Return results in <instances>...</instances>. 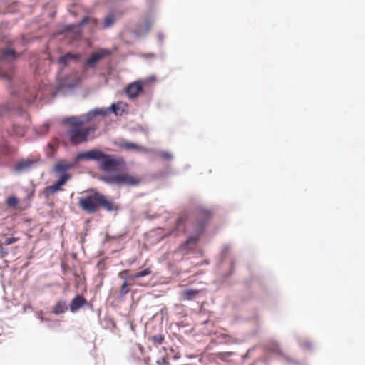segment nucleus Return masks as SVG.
Returning a JSON list of instances; mask_svg holds the SVG:
<instances>
[{
  "label": "nucleus",
  "mask_w": 365,
  "mask_h": 365,
  "mask_svg": "<svg viewBox=\"0 0 365 365\" xmlns=\"http://www.w3.org/2000/svg\"><path fill=\"white\" fill-rule=\"evenodd\" d=\"M129 291L130 289L128 288L127 279H125L123 283L122 284L120 289L119 291V297H124L129 292Z\"/></svg>",
  "instance_id": "27"
},
{
  "label": "nucleus",
  "mask_w": 365,
  "mask_h": 365,
  "mask_svg": "<svg viewBox=\"0 0 365 365\" xmlns=\"http://www.w3.org/2000/svg\"><path fill=\"white\" fill-rule=\"evenodd\" d=\"M79 205L83 210L91 214L96 212L98 207H102L108 212L119 210L117 205L108 200L104 195L98 192H94L85 197L80 198Z\"/></svg>",
  "instance_id": "2"
},
{
  "label": "nucleus",
  "mask_w": 365,
  "mask_h": 365,
  "mask_svg": "<svg viewBox=\"0 0 365 365\" xmlns=\"http://www.w3.org/2000/svg\"><path fill=\"white\" fill-rule=\"evenodd\" d=\"M47 147H48V148H50L51 150H54V148H55V147H54L52 144H51V143H48Z\"/></svg>",
  "instance_id": "41"
},
{
  "label": "nucleus",
  "mask_w": 365,
  "mask_h": 365,
  "mask_svg": "<svg viewBox=\"0 0 365 365\" xmlns=\"http://www.w3.org/2000/svg\"><path fill=\"white\" fill-rule=\"evenodd\" d=\"M185 230V219L183 217H180L175 220V230L173 231L172 235L178 236L180 232Z\"/></svg>",
  "instance_id": "25"
},
{
  "label": "nucleus",
  "mask_w": 365,
  "mask_h": 365,
  "mask_svg": "<svg viewBox=\"0 0 365 365\" xmlns=\"http://www.w3.org/2000/svg\"><path fill=\"white\" fill-rule=\"evenodd\" d=\"M1 254H4V252H3V248L1 247V245H0V255ZM1 257H3V255H0Z\"/></svg>",
  "instance_id": "42"
},
{
  "label": "nucleus",
  "mask_w": 365,
  "mask_h": 365,
  "mask_svg": "<svg viewBox=\"0 0 365 365\" xmlns=\"http://www.w3.org/2000/svg\"><path fill=\"white\" fill-rule=\"evenodd\" d=\"M71 178L70 174L61 175L57 180H56L51 185L46 187L48 193H55L59 191L62 186Z\"/></svg>",
  "instance_id": "14"
},
{
  "label": "nucleus",
  "mask_w": 365,
  "mask_h": 365,
  "mask_svg": "<svg viewBox=\"0 0 365 365\" xmlns=\"http://www.w3.org/2000/svg\"><path fill=\"white\" fill-rule=\"evenodd\" d=\"M287 361L290 364H297V361L294 359H292L289 356H285Z\"/></svg>",
  "instance_id": "39"
},
{
  "label": "nucleus",
  "mask_w": 365,
  "mask_h": 365,
  "mask_svg": "<svg viewBox=\"0 0 365 365\" xmlns=\"http://www.w3.org/2000/svg\"><path fill=\"white\" fill-rule=\"evenodd\" d=\"M41 321H44V320H47V319H44L43 317H41Z\"/></svg>",
  "instance_id": "44"
},
{
  "label": "nucleus",
  "mask_w": 365,
  "mask_h": 365,
  "mask_svg": "<svg viewBox=\"0 0 365 365\" xmlns=\"http://www.w3.org/2000/svg\"><path fill=\"white\" fill-rule=\"evenodd\" d=\"M247 354L248 353H247L245 356H244V358H246L247 356Z\"/></svg>",
  "instance_id": "45"
},
{
  "label": "nucleus",
  "mask_w": 365,
  "mask_h": 365,
  "mask_svg": "<svg viewBox=\"0 0 365 365\" xmlns=\"http://www.w3.org/2000/svg\"><path fill=\"white\" fill-rule=\"evenodd\" d=\"M106 110H104V108H95L91 110H89L88 113H86L85 115H82V120L85 122H89L92 120L95 117L98 115L101 116H106Z\"/></svg>",
  "instance_id": "16"
},
{
  "label": "nucleus",
  "mask_w": 365,
  "mask_h": 365,
  "mask_svg": "<svg viewBox=\"0 0 365 365\" xmlns=\"http://www.w3.org/2000/svg\"><path fill=\"white\" fill-rule=\"evenodd\" d=\"M122 104V102L113 103L110 107L104 108V110L107 111L106 115L110 113H114L116 116L122 115L125 112V108L121 107Z\"/></svg>",
  "instance_id": "19"
},
{
  "label": "nucleus",
  "mask_w": 365,
  "mask_h": 365,
  "mask_svg": "<svg viewBox=\"0 0 365 365\" xmlns=\"http://www.w3.org/2000/svg\"><path fill=\"white\" fill-rule=\"evenodd\" d=\"M41 160L26 159L19 161L14 167V170L18 173H26L34 168Z\"/></svg>",
  "instance_id": "12"
},
{
  "label": "nucleus",
  "mask_w": 365,
  "mask_h": 365,
  "mask_svg": "<svg viewBox=\"0 0 365 365\" xmlns=\"http://www.w3.org/2000/svg\"><path fill=\"white\" fill-rule=\"evenodd\" d=\"M225 354L227 356H232L233 354V353L232 352H227V353H225Z\"/></svg>",
  "instance_id": "43"
},
{
  "label": "nucleus",
  "mask_w": 365,
  "mask_h": 365,
  "mask_svg": "<svg viewBox=\"0 0 365 365\" xmlns=\"http://www.w3.org/2000/svg\"><path fill=\"white\" fill-rule=\"evenodd\" d=\"M48 128H49V125H48V123H45V124L43 125V132H44V133L48 132Z\"/></svg>",
  "instance_id": "40"
},
{
  "label": "nucleus",
  "mask_w": 365,
  "mask_h": 365,
  "mask_svg": "<svg viewBox=\"0 0 365 365\" xmlns=\"http://www.w3.org/2000/svg\"><path fill=\"white\" fill-rule=\"evenodd\" d=\"M6 205L9 207H16L19 202V199L15 196H10L6 200Z\"/></svg>",
  "instance_id": "26"
},
{
  "label": "nucleus",
  "mask_w": 365,
  "mask_h": 365,
  "mask_svg": "<svg viewBox=\"0 0 365 365\" xmlns=\"http://www.w3.org/2000/svg\"><path fill=\"white\" fill-rule=\"evenodd\" d=\"M197 215L195 219L192 234L182 245V250H190L197 245L199 237L204 232L211 216V210L203 205L197 206Z\"/></svg>",
  "instance_id": "3"
},
{
  "label": "nucleus",
  "mask_w": 365,
  "mask_h": 365,
  "mask_svg": "<svg viewBox=\"0 0 365 365\" xmlns=\"http://www.w3.org/2000/svg\"><path fill=\"white\" fill-rule=\"evenodd\" d=\"M11 111L16 112L20 116L24 113L23 110L20 108L19 106L17 105L16 102L11 101L9 102H6L0 108V117H2L4 113Z\"/></svg>",
  "instance_id": "15"
},
{
  "label": "nucleus",
  "mask_w": 365,
  "mask_h": 365,
  "mask_svg": "<svg viewBox=\"0 0 365 365\" xmlns=\"http://www.w3.org/2000/svg\"><path fill=\"white\" fill-rule=\"evenodd\" d=\"M158 155L165 160L173 159V154L169 151L161 150L158 153Z\"/></svg>",
  "instance_id": "31"
},
{
  "label": "nucleus",
  "mask_w": 365,
  "mask_h": 365,
  "mask_svg": "<svg viewBox=\"0 0 365 365\" xmlns=\"http://www.w3.org/2000/svg\"><path fill=\"white\" fill-rule=\"evenodd\" d=\"M80 160L97 161L101 168L107 173L116 171L125 165L123 158H114L97 148L78 153L76 156V160Z\"/></svg>",
  "instance_id": "1"
},
{
  "label": "nucleus",
  "mask_w": 365,
  "mask_h": 365,
  "mask_svg": "<svg viewBox=\"0 0 365 365\" xmlns=\"http://www.w3.org/2000/svg\"><path fill=\"white\" fill-rule=\"evenodd\" d=\"M101 180L109 185H118L119 186H135L139 184L140 180L129 174H107L101 178Z\"/></svg>",
  "instance_id": "7"
},
{
  "label": "nucleus",
  "mask_w": 365,
  "mask_h": 365,
  "mask_svg": "<svg viewBox=\"0 0 365 365\" xmlns=\"http://www.w3.org/2000/svg\"><path fill=\"white\" fill-rule=\"evenodd\" d=\"M164 337L161 334H156L152 336L151 341L153 344L155 346H158L163 344L164 341Z\"/></svg>",
  "instance_id": "30"
},
{
  "label": "nucleus",
  "mask_w": 365,
  "mask_h": 365,
  "mask_svg": "<svg viewBox=\"0 0 365 365\" xmlns=\"http://www.w3.org/2000/svg\"><path fill=\"white\" fill-rule=\"evenodd\" d=\"M143 91V83L140 81H137L130 83L125 88V93L130 98H135L139 93Z\"/></svg>",
  "instance_id": "13"
},
{
  "label": "nucleus",
  "mask_w": 365,
  "mask_h": 365,
  "mask_svg": "<svg viewBox=\"0 0 365 365\" xmlns=\"http://www.w3.org/2000/svg\"><path fill=\"white\" fill-rule=\"evenodd\" d=\"M158 38L159 43H160V44H161V43H163V40H164V38H165V36H164V34H163V33H161V32H159V33L158 34Z\"/></svg>",
  "instance_id": "38"
},
{
  "label": "nucleus",
  "mask_w": 365,
  "mask_h": 365,
  "mask_svg": "<svg viewBox=\"0 0 365 365\" xmlns=\"http://www.w3.org/2000/svg\"><path fill=\"white\" fill-rule=\"evenodd\" d=\"M68 309V305L66 301H59L53 307V313L56 315H60L66 312Z\"/></svg>",
  "instance_id": "23"
},
{
  "label": "nucleus",
  "mask_w": 365,
  "mask_h": 365,
  "mask_svg": "<svg viewBox=\"0 0 365 365\" xmlns=\"http://www.w3.org/2000/svg\"><path fill=\"white\" fill-rule=\"evenodd\" d=\"M63 123L66 125H73L76 127L81 126L83 125L84 121L79 120L76 116H70L63 119Z\"/></svg>",
  "instance_id": "24"
},
{
  "label": "nucleus",
  "mask_w": 365,
  "mask_h": 365,
  "mask_svg": "<svg viewBox=\"0 0 365 365\" xmlns=\"http://www.w3.org/2000/svg\"><path fill=\"white\" fill-rule=\"evenodd\" d=\"M79 59L80 55L73 54L71 53H67L58 59L60 71L58 76V87L56 93H63V95H66L68 93L73 91L76 86V83L68 82L66 78H61L60 72H61L68 66L70 61H78Z\"/></svg>",
  "instance_id": "4"
},
{
  "label": "nucleus",
  "mask_w": 365,
  "mask_h": 365,
  "mask_svg": "<svg viewBox=\"0 0 365 365\" xmlns=\"http://www.w3.org/2000/svg\"><path fill=\"white\" fill-rule=\"evenodd\" d=\"M228 250H229V246L225 245V246L223 247L222 250V253H221L222 259H223V258L225 257L226 255L228 252Z\"/></svg>",
  "instance_id": "35"
},
{
  "label": "nucleus",
  "mask_w": 365,
  "mask_h": 365,
  "mask_svg": "<svg viewBox=\"0 0 365 365\" xmlns=\"http://www.w3.org/2000/svg\"><path fill=\"white\" fill-rule=\"evenodd\" d=\"M14 2V0H0L1 4L10 5Z\"/></svg>",
  "instance_id": "37"
},
{
  "label": "nucleus",
  "mask_w": 365,
  "mask_h": 365,
  "mask_svg": "<svg viewBox=\"0 0 365 365\" xmlns=\"http://www.w3.org/2000/svg\"><path fill=\"white\" fill-rule=\"evenodd\" d=\"M14 132L16 135H23L24 133V128L23 127H13Z\"/></svg>",
  "instance_id": "33"
},
{
  "label": "nucleus",
  "mask_w": 365,
  "mask_h": 365,
  "mask_svg": "<svg viewBox=\"0 0 365 365\" xmlns=\"http://www.w3.org/2000/svg\"><path fill=\"white\" fill-rule=\"evenodd\" d=\"M128 150H134L137 152H147V148L138 144L132 142H125L120 145Z\"/></svg>",
  "instance_id": "22"
},
{
  "label": "nucleus",
  "mask_w": 365,
  "mask_h": 365,
  "mask_svg": "<svg viewBox=\"0 0 365 365\" xmlns=\"http://www.w3.org/2000/svg\"><path fill=\"white\" fill-rule=\"evenodd\" d=\"M73 166L72 163H57L54 167V171L60 173L61 175L69 174L67 171L71 169Z\"/></svg>",
  "instance_id": "21"
},
{
  "label": "nucleus",
  "mask_w": 365,
  "mask_h": 365,
  "mask_svg": "<svg viewBox=\"0 0 365 365\" xmlns=\"http://www.w3.org/2000/svg\"><path fill=\"white\" fill-rule=\"evenodd\" d=\"M88 24L91 29L101 28L98 19L89 16H85L77 24L66 26V29L76 35L81 34L82 26Z\"/></svg>",
  "instance_id": "9"
},
{
  "label": "nucleus",
  "mask_w": 365,
  "mask_h": 365,
  "mask_svg": "<svg viewBox=\"0 0 365 365\" xmlns=\"http://www.w3.org/2000/svg\"><path fill=\"white\" fill-rule=\"evenodd\" d=\"M11 94L12 98H19L28 104L34 103L38 96L34 91H29L26 85H22L19 89L14 88Z\"/></svg>",
  "instance_id": "8"
},
{
  "label": "nucleus",
  "mask_w": 365,
  "mask_h": 365,
  "mask_svg": "<svg viewBox=\"0 0 365 365\" xmlns=\"http://www.w3.org/2000/svg\"><path fill=\"white\" fill-rule=\"evenodd\" d=\"M267 348L269 351H271L272 353H275V354L281 353L279 345L276 341L270 343L269 345H267Z\"/></svg>",
  "instance_id": "28"
},
{
  "label": "nucleus",
  "mask_w": 365,
  "mask_h": 365,
  "mask_svg": "<svg viewBox=\"0 0 365 365\" xmlns=\"http://www.w3.org/2000/svg\"><path fill=\"white\" fill-rule=\"evenodd\" d=\"M300 346L307 350H312L314 347L312 342L309 340H306L303 344H301Z\"/></svg>",
  "instance_id": "32"
},
{
  "label": "nucleus",
  "mask_w": 365,
  "mask_h": 365,
  "mask_svg": "<svg viewBox=\"0 0 365 365\" xmlns=\"http://www.w3.org/2000/svg\"><path fill=\"white\" fill-rule=\"evenodd\" d=\"M18 240H19V238H17V237H8V238L5 239L4 244L5 245H11V244L17 242Z\"/></svg>",
  "instance_id": "34"
},
{
  "label": "nucleus",
  "mask_w": 365,
  "mask_h": 365,
  "mask_svg": "<svg viewBox=\"0 0 365 365\" xmlns=\"http://www.w3.org/2000/svg\"><path fill=\"white\" fill-rule=\"evenodd\" d=\"M87 303V300L81 295L77 294L71 302L69 308L71 312L75 313Z\"/></svg>",
  "instance_id": "17"
},
{
  "label": "nucleus",
  "mask_w": 365,
  "mask_h": 365,
  "mask_svg": "<svg viewBox=\"0 0 365 365\" xmlns=\"http://www.w3.org/2000/svg\"><path fill=\"white\" fill-rule=\"evenodd\" d=\"M110 53L108 49H101L98 52L91 53V56L85 61L84 68H93L96 64L101 61L104 56Z\"/></svg>",
  "instance_id": "11"
},
{
  "label": "nucleus",
  "mask_w": 365,
  "mask_h": 365,
  "mask_svg": "<svg viewBox=\"0 0 365 365\" xmlns=\"http://www.w3.org/2000/svg\"><path fill=\"white\" fill-rule=\"evenodd\" d=\"M156 363L158 365H168L169 364L168 361L164 358L161 359V360H158Z\"/></svg>",
  "instance_id": "36"
},
{
  "label": "nucleus",
  "mask_w": 365,
  "mask_h": 365,
  "mask_svg": "<svg viewBox=\"0 0 365 365\" xmlns=\"http://www.w3.org/2000/svg\"><path fill=\"white\" fill-rule=\"evenodd\" d=\"M19 55L15 50L6 48L1 52L0 55V78L8 81L12 86V78L10 71L4 68L6 65L11 68V64L16 60Z\"/></svg>",
  "instance_id": "5"
},
{
  "label": "nucleus",
  "mask_w": 365,
  "mask_h": 365,
  "mask_svg": "<svg viewBox=\"0 0 365 365\" xmlns=\"http://www.w3.org/2000/svg\"><path fill=\"white\" fill-rule=\"evenodd\" d=\"M199 293L200 290L198 289H187L182 291L181 297L184 300L190 301L195 299Z\"/></svg>",
  "instance_id": "20"
},
{
  "label": "nucleus",
  "mask_w": 365,
  "mask_h": 365,
  "mask_svg": "<svg viewBox=\"0 0 365 365\" xmlns=\"http://www.w3.org/2000/svg\"><path fill=\"white\" fill-rule=\"evenodd\" d=\"M156 19V10L153 9H149L141 21L137 24L135 29L133 30V33L135 37L137 38H145L150 32V28L155 22Z\"/></svg>",
  "instance_id": "6"
},
{
  "label": "nucleus",
  "mask_w": 365,
  "mask_h": 365,
  "mask_svg": "<svg viewBox=\"0 0 365 365\" xmlns=\"http://www.w3.org/2000/svg\"><path fill=\"white\" fill-rule=\"evenodd\" d=\"M93 131L91 128H81V126L75 127L68 132V135L73 143H81L86 141L88 135Z\"/></svg>",
  "instance_id": "10"
},
{
  "label": "nucleus",
  "mask_w": 365,
  "mask_h": 365,
  "mask_svg": "<svg viewBox=\"0 0 365 365\" xmlns=\"http://www.w3.org/2000/svg\"><path fill=\"white\" fill-rule=\"evenodd\" d=\"M117 21V16L114 11H109L103 19L102 24L101 25V29H108L111 28L113 24Z\"/></svg>",
  "instance_id": "18"
},
{
  "label": "nucleus",
  "mask_w": 365,
  "mask_h": 365,
  "mask_svg": "<svg viewBox=\"0 0 365 365\" xmlns=\"http://www.w3.org/2000/svg\"><path fill=\"white\" fill-rule=\"evenodd\" d=\"M150 272H151L150 269L148 267V268L144 269L142 271L135 273L133 275L131 276V278L137 279V278L144 277L148 275L149 274H150Z\"/></svg>",
  "instance_id": "29"
}]
</instances>
